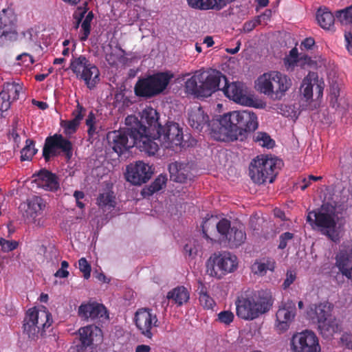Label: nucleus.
Wrapping results in <instances>:
<instances>
[{"instance_id": "1", "label": "nucleus", "mask_w": 352, "mask_h": 352, "mask_svg": "<svg viewBox=\"0 0 352 352\" xmlns=\"http://www.w3.org/2000/svg\"><path fill=\"white\" fill-rule=\"evenodd\" d=\"M139 135L140 132L131 126L121 130L109 132L107 140L109 146L119 156L133 146H136L148 155H154L159 150V145L151 143L147 146L146 142H144Z\"/></svg>"}, {"instance_id": "2", "label": "nucleus", "mask_w": 352, "mask_h": 352, "mask_svg": "<svg viewBox=\"0 0 352 352\" xmlns=\"http://www.w3.org/2000/svg\"><path fill=\"white\" fill-rule=\"evenodd\" d=\"M221 79L227 84V78L220 72L198 70L185 82V91L187 94L199 97H208L219 88Z\"/></svg>"}, {"instance_id": "3", "label": "nucleus", "mask_w": 352, "mask_h": 352, "mask_svg": "<svg viewBox=\"0 0 352 352\" xmlns=\"http://www.w3.org/2000/svg\"><path fill=\"white\" fill-rule=\"evenodd\" d=\"M273 300L267 295H251L243 294L235 301L236 316L244 320H253L267 312L272 307Z\"/></svg>"}, {"instance_id": "4", "label": "nucleus", "mask_w": 352, "mask_h": 352, "mask_svg": "<svg viewBox=\"0 0 352 352\" xmlns=\"http://www.w3.org/2000/svg\"><path fill=\"white\" fill-rule=\"evenodd\" d=\"M292 85L287 75L276 71L265 73L256 81L257 90L274 100H280Z\"/></svg>"}, {"instance_id": "5", "label": "nucleus", "mask_w": 352, "mask_h": 352, "mask_svg": "<svg viewBox=\"0 0 352 352\" xmlns=\"http://www.w3.org/2000/svg\"><path fill=\"white\" fill-rule=\"evenodd\" d=\"M52 322V314L45 307L30 308L26 311L23 320V333L31 340H37L39 336H43Z\"/></svg>"}, {"instance_id": "6", "label": "nucleus", "mask_w": 352, "mask_h": 352, "mask_svg": "<svg viewBox=\"0 0 352 352\" xmlns=\"http://www.w3.org/2000/svg\"><path fill=\"white\" fill-rule=\"evenodd\" d=\"M125 122L126 124L131 122L134 123L132 126L140 132V138L146 142L147 146L151 143L159 145L153 139L156 136V131L162 126L159 122V113L155 109L146 107L142 111L140 120L134 116H128Z\"/></svg>"}, {"instance_id": "7", "label": "nucleus", "mask_w": 352, "mask_h": 352, "mask_svg": "<svg viewBox=\"0 0 352 352\" xmlns=\"http://www.w3.org/2000/svg\"><path fill=\"white\" fill-rule=\"evenodd\" d=\"M333 305L329 302H320L310 307L308 316L316 320L318 329L323 337L330 338L341 331V325L332 316Z\"/></svg>"}, {"instance_id": "8", "label": "nucleus", "mask_w": 352, "mask_h": 352, "mask_svg": "<svg viewBox=\"0 0 352 352\" xmlns=\"http://www.w3.org/2000/svg\"><path fill=\"white\" fill-rule=\"evenodd\" d=\"M173 77L168 72H158L139 78L134 87L135 94L146 98L156 96L166 89Z\"/></svg>"}, {"instance_id": "9", "label": "nucleus", "mask_w": 352, "mask_h": 352, "mask_svg": "<svg viewBox=\"0 0 352 352\" xmlns=\"http://www.w3.org/2000/svg\"><path fill=\"white\" fill-rule=\"evenodd\" d=\"M276 168V159L267 155L257 156L250 164L249 175L255 184L272 183L277 174Z\"/></svg>"}, {"instance_id": "10", "label": "nucleus", "mask_w": 352, "mask_h": 352, "mask_svg": "<svg viewBox=\"0 0 352 352\" xmlns=\"http://www.w3.org/2000/svg\"><path fill=\"white\" fill-rule=\"evenodd\" d=\"M225 120L230 121L234 129H236L237 139L241 141L248 135L254 131L258 126L256 115L252 111H233L228 113Z\"/></svg>"}, {"instance_id": "11", "label": "nucleus", "mask_w": 352, "mask_h": 352, "mask_svg": "<svg viewBox=\"0 0 352 352\" xmlns=\"http://www.w3.org/2000/svg\"><path fill=\"white\" fill-rule=\"evenodd\" d=\"M237 266V257L230 252H223L210 257L206 264V272L210 276L220 279L234 272Z\"/></svg>"}, {"instance_id": "12", "label": "nucleus", "mask_w": 352, "mask_h": 352, "mask_svg": "<svg viewBox=\"0 0 352 352\" xmlns=\"http://www.w3.org/2000/svg\"><path fill=\"white\" fill-rule=\"evenodd\" d=\"M69 69L76 74L77 78L83 80L90 89H93L100 80L98 67L91 63L84 55L73 57Z\"/></svg>"}, {"instance_id": "13", "label": "nucleus", "mask_w": 352, "mask_h": 352, "mask_svg": "<svg viewBox=\"0 0 352 352\" xmlns=\"http://www.w3.org/2000/svg\"><path fill=\"white\" fill-rule=\"evenodd\" d=\"M183 138V131L179 124L168 122L156 131V136L153 141L157 140L162 147L174 149L175 146H185L182 144Z\"/></svg>"}, {"instance_id": "14", "label": "nucleus", "mask_w": 352, "mask_h": 352, "mask_svg": "<svg viewBox=\"0 0 352 352\" xmlns=\"http://www.w3.org/2000/svg\"><path fill=\"white\" fill-rule=\"evenodd\" d=\"M218 232L225 239L230 248L241 246L246 240V233L244 227L241 223L231 226V223L227 219H221L216 225Z\"/></svg>"}, {"instance_id": "15", "label": "nucleus", "mask_w": 352, "mask_h": 352, "mask_svg": "<svg viewBox=\"0 0 352 352\" xmlns=\"http://www.w3.org/2000/svg\"><path fill=\"white\" fill-rule=\"evenodd\" d=\"M307 221L313 227H316L322 234L331 240L336 236V221L335 214L324 211L322 209L313 210L308 213Z\"/></svg>"}, {"instance_id": "16", "label": "nucleus", "mask_w": 352, "mask_h": 352, "mask_svg": "<svg viewBox=\"0 0 352 352\" xmlns=\"http://www.w3.org/2000/svg\"><path fill=\"white\" fill-rule=\"evenodd\" d=\"M60 150L67 158L72 156V144L60 134H54L45 139L43 148V157L46 162L50 160L52 157H56L59 154Z\"/></svg>"}, {"instance_id": "17", "label": "nucleus", "mask_w": 352, "mask_h": 352, "mask_svg": "<svg viewBox=\"0 0 352 352\" xmlns=\"http://www.w3.org/2000/svg\"><path fill=\"white\" fill-rule=\"evenodd\" d=\"M290 345L292 352H320L317 336L309 330L294 334Z\"/></svg>"}, {"instance_id": "18", "label": "nucleus", "mask_w": 352, "mask_h": 352, "mask_svg": "<svg viewBox=\"0 0 352 352\" xmlns=\"http://www.w3.org/2000/svg\"><path fill=\"white\" fill-rule=\"evenodd\" d=\"M45 206L46 203L42 197L34 195L21 203L19 209L26 220L36 226H41V217Z\"/></svg>"}, {"instance_id": "19", "label": "nucleus", "mask_w": 352, "mask_h": 352, "mask_svg": "<svg viewBox=\"0 0 352 352\" xmlns=\"http://www.w3.org/2000/svg\"><path fill=\"white\" fill-rule=\"evenodd\" d=\"M228 117V113L224 114L220 119L212 120L208 129L212 138L221 142H232L237 140L236 129H234L230 121L225 120Z\"/></svg>"}, {"instance_id": "20", "label": "nucleus", "mask_w": 352, "mask_h": 352, "mask_svg": "<svg viewBox=\"0 0 352 352\" xmlns=\"http://www.w3.org/2000/svg\"><path fill=\"white\" fill-rule=\"evenodd\" d=\"M134 320L140 333L147 338H152L153 328L159 325L157 317L153 310L148 308L139 309L135 312Z\"/></svg>"}, {"instance_id": "21", "label": "nucleus", "mask_w": 352, "mask_h": 352, "mask_svg": "<svg viewBox=\"0 0 352 352\" xmlns=\"http://www.w3.org/2000/svg\"><path fill=\"white\" fill-rule=\"evenodd\" d=\"M153 170L151 166L142 161L131 164L126 167V179L133 185H141L146 183L151 177Z\"/></svg>"}, {"instance_id": "22", "label": "nucleus", "mask_w": 352, "mask_h": 352, "mask_svg": "<svg viewBox=\"0 0 352 352\" xmlns=\"http://www.w3.org/2000/svg\"><path fill=\"white\" fill-rule=\"evenodd\" d=\"M226 97L232 100L236 103L250 106L252 102V100L247 96V87L241 82H233L230 84L226 85L221 89Z\"/></svg>"}, {"instance_id": "23", "label": "nucleus", "mask_w": 352, "mask_h": 352, "mask_svg": "<svg viewBox=\"0 0 352 352\" xmlns=\"http://www.w3.org/2000/svg\"><path fill=\"white\" fill-rule=\"evenodd\" d=\"M22 91L23 87L19 83L13 82L4 84L0 92V111L2 113L8 111L11 104L19 99Z\"/></svg>"}, {"instance_id": "24", "label": "nucleus", "mask_w": 352, "mask_h": 352, "mask_svg": "<svg viewBox=\"0 0 352 352\" xmlns=\"http://www.w3.org/2000/svg\"><path fill=\"white\" fill-rule=\"evenodd\" d=\"M296 303L294 301L287 300L282 302L276 314L277 328L286 331L296 316Z\"/></svg>"}, {"instance_id": "25", "label": "nucleus", "mask_w": 352, "mask_h": 352, "mask_svg": "<svg viewBox=\"0 0 352 352\" xmlns=\"http://www.w3.org/2000/svg\"><path fill=\"white\" fill-rule=\"evenodd\" d=\"M32 177L33 182L37 187L45 190L55 192L60 188L57 175L45 168H42L33 174Z\"/></svg>"}, {"instance_id": "26", "label": "nucleus", "mask_w": 352, "mask_h": 352, "mask_svg": "<svg viewBox=\"0 0 352 352\" xmlns=\"http://www.w3.org/2000/svg\"><path fill=\"white\" fill-rule=\"evenodd\" d=\"M78 316L85 320H95L107 317L106 307L97 302L82 304L78 308Z\"/></svg>"}, {"instance_id": "27", "label": "nucleus", "mask_w": 352, "mask_h": 352, "mask_svg": "<svg viewBox=\"0 0 352 352\" xmlns=\"http://www.w3.org/2000/svg\"><path fill=\"white\" fill-rule=\"evenodd\" d=\"M188 123L192 128L201 131L204 127L208 128L210 121L203 109L197 107L191 109L188 112Z\"/></svg>"}, {"instance_id": "28", "label": "nucleus", "mask_w": 352, "mask_h": 352, "mask_svg": "<svg viewBox=\"0 0 352 352\" xmlns=\"http://www.w3.org/2000/svg\"><path fill=\"white\" fill-rule=\"evenodd\" d=\"M336 265L342 276L352 280V254L341 251L336 257Z\"/></svg>"}, {"instance_id": "29", "label": "nucleus", "mask_w": 352, "mask_h": 352, "mask_svg": "<svg viewBox=\"0 0 352 352\" xmlns=\"http://www.w3.org/2000/svg\"><path fill=\"white\" fill-rule=\"evenodd\" d=\"M168 300L177 307H181L190 299V292L184 286H177L167 293Z\"/></svg>"}, {"instance_id": "30", "label": "nucleus", "mask_w": 352, "mask_h": 352, "mask_svg": "<svg viewBox=\"0 0 352 352\" xmlns=\"http://www.w3.org/2000/svg\"><path fill=\"white\" fill-rule=\"evenodd\" d=\"M18 33L16 25L3 24L0 21V46L6 47L16 41Z\"/></svg>"}, {"instance_id": "31", "label": "nucleus", "mask_w": 352, "mask_h": 352, "mask_svg": "<svg viewBox=\"0 0 352 352\" xmlns=\"http://www.w3.org/2000/svg\"><path fill=\"white\" fill-rule=\"evenodd\" d=\"M80 340L83 346H89L93 344L94 336L101 333V330L94 325H87L78 330Z\"/></svg>"}, {"instance_id": "32", "label": "nucleus", "mask_w": 352, "mask_h": 352, "mask_svg": "<svg viewBox=\"0 0 352 352\" xmlns=\"http://www.w3.org/2000/svg\"><path fill=\"white\" fill-rule=\"evenodd\" d=\"M170 179L179 183L185 182L188 177V172L183 167V164L177 162L168 166Z\"/></svg>"}, {"instance_id": "33", "label": "nucleus", "mask_w": 352, "mask_h": 352, "mask_svg": "<svg viewBox=\"0 0 352 352\" xmlns=\"http://www.w3.org/2000/svg\"><path fill=\"white\" fill-rule=\"evenodd\" d=\"M336 14L333 15L327 9H318L316 14V19L319 25L324 29L330 30L334 26Z\"/></svg>"}, {"instance_id": "34", "label": "nucleus", "mask_w": 352, "mask_h": 352, "mask_svg": "<svg viewBox=\"0 0 352 352\" xmlns=\"http://www.w3.org/2000/svg\"><path fill=\"white\" fill-rule=\"evenodd\" d=\"M318 82L317 75L315 73H309L303 80L301 85V92L307 101L313 97V87Z\"/></svg>"}, {"instance_id": "35", "label": "nucleus", "mask_w": 352, "mask_h": 352, "mask_svg": "<svg viewBox=\"0 0 352 352\" xmlns=\"http://www.w3.org/2000/svg\"><path fill=\"white\" fill-rule=\"evenodd\" d=\"M274 268L275 262L271 259H267L265 262L256 261L252 267L254 273L260 276L265 275L268 270L273 271Z\"/></svg>"}, {"instance_id": "36", "label": "nucleus", "mask_w": 352, "mask_h": 352, "mask_svg": "<svg viewBox=\"0 0 352 352\" xmlns=\"http://www.w3.org/2000/svg\"><path fill=\"white\" fill-rule=\"evenodd\" d=\"M37 151L38 150L35 148V142L32 139H27L25 146L21 151V160H31Z\"/></svg>"}, {"instance_id": "37", "label": "nucleus", "mask_w": 352, "mask_h": 352, "mask_svg": "<svg viewBox=\"0 0 352 352\" xmlns=\"http://www.w3.org/2000/svg\"><path fill=\"white\" fill-rule=\"evenodd\" d=\"M254 141L259 146L271 148L274 146L275 142L265 132H257L253 136Z\"/></svg>"}, {"instance_id": "38", "label": "nucleus", "mask_w": 352, "mask_h": 352, "mask_svg": "<svg viewBox=\"0 0 352 352\" xmlns=\"http://www.w3.org/2000/svg\"><path fill=\"white\" fill-rule=\"evenodd\" d=\"M336 17L342 25L352 24V5L344 9L337 10Z\"/></svg>"}, {"instance_id": "39", "label": "nucleus", "mask_w": 352, "mask_h": 352, "mask_svg": "<svg viewBox=\"0 0 352 352\" xmlns=\"http://www.w3.org/2000/svg\"><path fill=\"white\" fill-rule=\"evenodd\" d=\"M115 197L112 192H107L100 193L97 198V204L100 207H114L115 206Z\"/></svg>"}, {"instance_id": "40", "label": "nucleus", "mask_w": 352, "mask_h": 352, "mask_svg": "<svg viewBox=\"0 0 352 352\" xmlns=\"http://www.w3.org/2000/svg\"><path fill=\"white\" fill-rule=\"evenodd\" d=\"M167 177L166 175H160L148 186V194L153 195L154 192H156L160 190H162L166 184Z\"/></svg>"}, {"instance_id": "41", "label": "nucleus", "mask_w": 352, "mask_h": 352, "mask_svg": "<svg viewBox=\"0 0 352 352\" xmlns=\"http://www.w3.org/2000/svg\"><path fill=\"white\" fill-rule=\"evenodd\" d=\"M94 19L93 12L91 11L87 13L84 21L81 24V28L82 31V34L80 36V40L82 41H86L90 34L91 32V22Z\"/></svg>"}, {"instance_id": "42", "label": "nucleus", "mask_w": 352, "mask_h": 352, "mask_svg": "<svg viewBox=\"0 0 352 352\" xmlns=\"http://www.w3.org/2000/svg\"><path fill=\"white\" fill-rule=\"evenodd\" d=\"M0 21L3 24L16 25V16L12 9H3L0 13Z\"/></svg>"}, {"instance_id": "43", "label": "nucleus", "mask_w": 352, "mask_h": 352, "mask_svg": "<svg viewBox=\"0 0 352 352\" xmlns=\"http://www.w3.org/2000/svg\"><path fill=\"white\" fill-rule=\"evenodd\" d=\"M60 126L63 129L64 133L65 135H71L77 131V130L80 126V124H78L76 121L71 119V120H61Z\"/></svg>"}, {"instance_id": "44", "label": "nucleus", "mask_w": 352, "mask_h": 352, "mask_svg": "<svg viewBox=\"0 0 352 352\" xmlns=\"http://www.w3.org/2000/svg\"><path fill=\"white\" fill-rule=\"evenodd\" d=\"M79 270L83 274L85 279H89L91 276V267L84 257L78 260Z\"/></svg>"}, {"instance_id": "45", "label": "nucleus", "mask_w": 352, "mask_h": 352, "mask_svg": "<svg viewBox=\"0 0 352 352\" xmlns=\"http://www.w3.org/2000/svg\"><path fill=\"white\" fill-rule=\"evenodd\" d=\"M340 96V87L336 82L330 86V103L334 107L338 104V99Z\"/></svg>"}, {"instance_id": "46", "label": "nucleus", "mask_w": 352, "mask_h": 352, "mask_svg": "<svg viewBox=\"0 0 352 352\" xmlns=\"http://www.w3.org/2000/svg\"><path fill=\"white\" fill-rule=\"evenodd\" d=\"M88 10V3L85 1L82 6H78L73 14V17L78 23H81L85 14Z\"/></svg>"}, {"instance_id": "47", "label": "nucleus", "mask_w": 352, "mask_h": 352, "mask_svg": "<svg viewBox=\"0 0 352 352\" xmlns=\"http://www.w3.org/2000/svg\"><path fill=\"white\" fill-rule=\"evenodd\" d=\"M86 109L79 102L77 103L76 109L73 111L72 116V120L80 124L82 120Z\"/></svg>"}, {"instance_id": "48", "label": "nucleus", "mask_w": 352, "mask_h": 352, "mask_svg": "<svg viewBox=\"0 0 352 352\" xmlns=\"http://www.w3.org/2000/svg\"><path fill=\"white\" fill-rule=\"evenodd\" d=\"M265 16L269 17L270 14H266V13H264L263 15L258 16L254 20L246 21L243 25V31L245 32H250L252 31L258 25L261 23V18L265 17Z\"/></svg>"}, {"instance_id": "49", "label": "nucleus", "mask_w": 352, "mask_h": 352, "mask_svg": "<svg viewBox=\"0 0 352 352\" xmlns=\"http://www.w3.org/2000/svg\"><path fill=\"white\" fill-rule=\"evenodd\" d=\"M234 318V314L230 311H223L218 314V320L227 325L233 322Z\"/></svg>"}, {"instance_id": "50", "label": "nucleus", "mask_w": 352, "mask_h": 352, "mask_svg": "<svg viewBox=\"0 0 352 352\" xmlns=\"http://www.w3.org/2000/svg\"><path fill=\"white\" fill-rule=\"evenodd\" d=\"M200 305L206 309H212L215 306V302L209 294L199 297Z\"/></svg>"}, {"instance_id": "51", "label": "nucleus", "mask_w": 352, "mask_h": 352, "mask_svg": "<svg viewBox=\"0 0 352 352\" xmlns=\"http://www.w3.org/2000/svg\"><path fill=\"white\" fill-rule=\"evenodd\" d=\"M298 52L297 48H292L288 56L285 58V63L289 66H294L298 62Z\"/></svg>"}, {"instance_id": "52", "label": "nucleus", "mask_w": 352, "mask_h": 352, "mask_svg": "<svg viewBox=\"0 0 352 352\" xmlns=\"http://www.w3.org/2000/svg\"><path fill=\"white\" fill-rule=\"evenodd\" d=\"M294 235L293 233L289 232H285L282 233L279 236V244L278 248L280 250L285 249L289 241L292 240L294 238Z\"/></svg>"}, {"instance_id": "53", "label": "nucleus", "mask_w": 352, "mask_h": 352, "mask_svg": "<svg viewBox=\"0 0 352 352\" xmlns=\"http://www.w3.org/2000/svg\"><path fill=\"white\" fill-rule=\"evenodd\" d=\"M215 9L219 10L217 0H201L199 10Z\"/></svg>"}, {"instance_id": "54", "label": "nucleus", "mask_w": 352, "mask_h": 352, "mask_svg": "<svg viewBox=\"0 0 352 352\" xmlns=\"http://www.w3.org/2000/svg\"><path fill=\"white\" fill-rule=\"evenodd\" d=\"M19 243L16 241H8L3 239L1 243V250L4 252H9L17 248Z\"/></svg>"}, {"instance_id": "55", "label": "nucleus", "mask_w": 352, "mask_h": 352, "mask_svg": "<svg viewBox=\"0 0 352 352\" xmlns=\"http://www.w3.org/2000/svg\"><path fill=\"white\" fill-rule=\"evenodd\" d=\"M296 279V274L293 273L292 271H288L286 274V278L285 279L283 287V289L288 288L295 280Z\"/></svg>"}, {"instance_id": "56", "label": "nucleus", "mask_w": 352, "mask_h": 352, "mask_svg": "<svg viewBox=\"0 0 352 352\" xmlns=\"http://www.w3.org/2000/svg\"><path fill=\"white\" fill-rule=\"evenodd\" d=\"M16 60H22L23 63H25L26 66H29L30 64H33L34 62L33 57L28 53H23L18 55Z\"/></svg>"}, {"instance_id": "57", "label": "nucleus", "mask_w": 352, "mask_h": 352, "mask_svg": "<svg viewBox=\"0 0 352 352\" xmlns=\"http://www.w3.org/2000/svg\"><path fill=\"white\" fill-rule=\"evenodd\" d=\"M342 344L348 349H352V335L344 333L341 337Z\"/></svg>"}, {"instance_id": "58", "label": "nucleus", "mask_w": 352, "mask_h": 352, "mask_svg": "<svg viewBox=\"0 0 352 352\" xmlns=\"http://www.w3.org/2000/svg\"><path fill=\"white\" fill-rule=\"evenodd\" d=\"M184 251L186 256H192L197 254V250L195 247H193L191 243H190L185 245Z\"/></svg>"}, {"instance_id": "59", "label": "nucleus", "mask_w": 352, "mask_h": 352, "mask_svg": "<svg viewBox=\"0 0 352 352\" xmlns=\"http://www.w3.org/2000/svg\"><path fill=\"white\" fill-rule=\"evenodd\" d=\"M344 38L346 43V47L349 53L352 55V34L351 32H346L344 34Z\"/></svg>"}, {"instance_id": "60", "label": "nucleus", "mask_w": 352, "mask_h": 352, "mask_svg": "<svg viewBox=\"0 0 352 352\" xmlns=\"http://www.w3.org/2000/svg\"><path fill=\"white\" fill-rule=\"evenodd\" d=\"M197 292L199 294V297L204 296L208 294V288L200 280L198 281V287Z\"/></svg>"}, {"instance_id": "61", "label": "nucleus", "mask_w": 352, "mask_h": 352, "mask_svg": "<svg viewBox=\"0 0 352 352\" xmlns=\"http://www.w3.org/2000/svg\"><path fill=\"white\" fill-rule=\"evenodd\" d=\"M315 44V41L313 38L311 37H309V38H305L302 42V46L303 47H305V49L307 50H309L312 47V46Z\"/></svg>"}, {"instance_id": "62", "label": "nucleus", "mask_w": 352, "mask_h": 352, "mask_svg": "<svg viewBox=\"0 0 352 352\" xmlns=\"http://www.w3.org/2000/svg\"><path fill=\"white\" fill-rule=\"evenodd\" d=\"M32 104L36 106L38 109L41 110H45L48 108L49 105L47 102L43 101H38L35 99H32Z\"/></svg>"}, {"instance_id": "63", "label": "nucleus", "mask_w": 352, "mask_h": 352, "mask_svg": "<svg viewBox=\"0 0 352 352\" xmlns=\"http://www.w3.org/2000/svg\"><path fill=\"white\" fill-rule=\"evenodd\" d=\"M54 276L58 278H67L69 276V272L67 270L60 268L56 271Z\"/></svg>"}, {"instance_id": "64", "label": "nucleus", "mask_w": 352, "mask_h": 352, "mask_svg": "<svg viewBox=\"0 0 352 352\" xmlns=\"http://www.w3.org/2000/svg\"><path fill=\"white\" fill-rule=\"evenodd\" d=\"M151 347L148 345L146 344H140L138 345L135 348V352H150Z\"/></svg>"}]
</instances>
